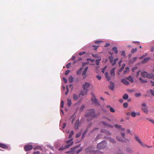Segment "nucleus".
Masks as SVG:
<instances>
[{
  "mask_svg": "<svg viewBox=\"0 0 154 154\" xmlns=\"http://www.w3.org/2000/svg\"><path fill=\"white\" fill-rule=\"evenodd\" d=\"M99 114H95V110L92 109L87 111L85 115V117L87 118V120L90 121L94 117H97Z\"/></svg>",
  "mask_w": 154,
  "mask_h": 154,
  "instance_id": "1",
  "label": "nucleus"
},
{
  "mask_svg": "<svg viewBox=\"0 0 154 154\" xmlns=\"http://www.w3.org/2000/svg\"><path fill=\"white\" fill-rule=\"evenodd\" d=\"M90 84L89 83L86 82L82 85L83 90L80 93V94L83 96L86 95L87 94L88 91V88L90 86Z\"/></svg>",
  "mask_w": 154,
  "mask_h": 154,
  "instance_id": "2",
  "label": "nucleus"
},
{
  "mask_svg": "<svg viewBox=\"0 0 154 154\" xmlns=\"http://www.w3.org/2000/svg\"><path fill=\"white\" fill-rule=\"evenodd\" d=\"M141 109L143 112L146 114H148L149 112L147 109V106L145 103H143L141 104Z\"/></svg>",
  "mask_w": 154,
  "mask_h": 154,
  "instance_id": "3",
  "label": "nucleus"
},
{
  "mask_svg": "<svg viewBox=\"0 0 154 154\" xmlns=\"http://www.w3.org/2000/svg\"><path fill=\"white\" fill-rule=\"evenodd\" d=\"M106 146V143L105 141H102L101 143L97 145V147L99 149H101L104 148Z\"/></svg>",
  "mask_w": 154,
  "mask_h": 154,
  "instance_id": "4",
  "label": "nucleus"
},
{
  "mask_svg": "<svg viewBox=\"0 0 154 154\" xmlns=\"http://www.w3.org/2000/svg\"><path fill=\"white\" fill-rule=\"evenodd\" d=\"M94 148L92 147H89L86 149V152L87 153H90L92 154L96 153L97 151H95Z\"/></svg>",
  "mask_w": 154,
  "mask_h": 154,
  "instance_id": "5",
  "label": "nucleus"
},
{
  "mask_svg": "<svg viewBox=\"0 0 154 154\" xmlns=\"http://www.w3.org/2000/svg\"><path fill=\"white\" fill-rule=\"evenodd\" d=\"M24 148L26 151H30L32 149L33 147L32 145H27L24 146Z\"/></svg>",
  "mask_w": 154,
  "mask_h": 154,
  "instance_id": "6",
  "label": "nucleus"
},
{
  "mask_svg": "<svg viewBox=\"0 0 154 154\" xmlns=\"http://www.w3.org/2000/svg\"><path fill=\"white\" fill-rule=\"evenodd\" d=\"M102 133H104L108 135H110L111 134L110 132L105 129H103L101 130Z\"/></svg>",
  "mask_w": 154,
  "mask_h": 154,
  "instance_id": "7",
  "label": "nucleus"
},
{
  "mask_svg": "<svg viewBox=\"0 0 154 154\" xmlns=\"http://www.w3.org/2000/svg\"><path fill=\"white\" fill-rule=\"evenodd\" d=\"M102 123L103 124V125L106 127L110 128H112L113 127V126L111 125L110 124L107 123L105 122H102Z\"/></svg>",
  "mask_w": 154,
  "mask_h": 154,
  "instance_id": "8",
  "label": "nucleus"
},
{
  "mask_svg": "<svg viewBox=\"0 0 154 154\" xmlns=\"http://www.w3.org/2000/svg\"><path fill=\"white\" fill-rule=\"evenodd\" d=\"M79 120H76L74 126V128L75 129H78L79 128Z\"/></svg>",
  "mask_w": 154,
  "mask_h": 154,
  "instance_id": "9",
  "label": "nucleus"
},
{
  "mask_svg": "<svg viewBox=\"0 0 154 154\" xmlns=\"http://www.w3.org/2000/svg\"><path fill=\"white\" fill-rule=\"evenodd\" d=\"M115 68L112 69L110 72V74L112 77H114L115 76Z\"/></svg>",
  "mask_w": 154,
  "mask_h": 154,
  "instance_id": "10",
  "label": "nucleus"
},
{
  "mask_svg": "<svg viewBox=\"0 0 154 154\" xmlns=\"http://www.w3.org/2000/svg\"><path fill=\"white\" fill-rule=\"evenodd\" d=\"M148 73L146 71H143L141 73V75L144 78H146L147 76Z\"/></svg>",
  "mask_w": 154,
  "mask_h": 154,
  "instance_id": "11",
  "label": "nucleus"
},
{
  "mask_svg": "<svg viewBox=\"0 0 154 154\" xmlns=\"http://www.w3.org/2000/svg\"><path fill=\"white\" fill-rule=\"evenodd\" d=\"M121 82L124 85H128L129 84V82L125 79H122Z\"/></svg>",
  "mask_w": 154,
  "mask_h": 154,
  "instance_id": "12",
  "label": "nucleus"
},
{
  "mask_svg": "<svg viewBox=\"0 0 154 154\" xmlns=\"http://www.w3.org/2000/svg\"><path fill=\"white\" fill-rule=\"evenodd\" d=\"M147 78L152 79L154 80V75L152 73L148 74Z\"/></svg>",
  "mask_w": 154,
  "mask_h": 154,
  "instance_id": "13",
  "label": "nucleus"
},
{
  "mask_svg": "<svg viewBox=\"0 0 154 154\" xmlns=\"http://www.w3.org/2000/svg\"><path fill=\"white\" fill-rule=\"evenodd\" d=\"M105 75L106 78L108 81L110 80L111 79V77L109 75L108 73L107 72H106L105 73Z\"/></svg>",
  "mask_w": 154,
  "mask_h": 154,
  "instance_id": "14",
  "label": "nucleus"
},
{
  "mask_svg": "<svg viewBox=\"0 0 154 154\" xmlns=\"http://www.w3.org/2000/svg\"><path fill=\"white\" fill-rule=\"evenodd\" d=\"M126 151L128 153L131 154H133L134 152L133 151L130 147H127L126 148Z\"/></svg>",
  "mask_w": 154,
  "mask_h": 154,
  "instance_id": "15",
  "label": "nucleus"
},
{
  "mask_svg": "<svg viewBox=\"0 0 154 154\" xmlns=\"http://www.w3.org/2000/svg\"><path fill=\"white\" fill-rule=\"evenodd\" d=\"M116 138L119 141L122 142L123 143L125 142V141L123 140L122 138L120 137L119 136H116Z\"/></svg>",
  "mask_w": 154,
  "mask_h": 154,
  "instance_id": "16",
  "label": "nucleus"
},
{
  "mask_svg": "<svg viewBox=\"0 0 154 154\" xmlns=\"http://www.w3.org/2000/svg\"><path fill=\"white\" fill-rule=\"evenodd\" d=\"M116 154H125V152L122 149H119L116 152Z\"/></svg>",
  "mask_w": 154,
  "mask_h": 154,
  "instance_id": "17",
  "label": "nucleus"
},
{
  "mask_svg": "<svg viewBox=\"0 0 154 154\" xmlns=\"http://www.w3.org/2000/svg\"><path fill=\"white\" fill-rule=\"evenodd\" d=\"M114 85L113 83L112 82H110V85L109 86V88L111 90H113L114 89Z\"/></svg>",
  "mask_w": 154,
  "mask_h": 154,
  "instance_id": "18",
  "label": "nucleus"
},
{
  "mask_svg": "<svg viewBox=\"0 0 154 154\" xmlns=\"http://www.w3.org/2000/svg\"><path fill=\"white\" fill-rule=\"evenodd\" d=\"M0 147L5 149L8 148V147L7 145L1 143H0Z\"/></svg>",
  "mask_w": 154,
  "mask_h": 154,
  "instance_id": "19",
  "label": "nucleus"
},
{
  "mask_svg": "<svg viewBox=\"0 0 154 154\" xmlns=\"http://www.w3.org/2000/svg\"><path fill=\"white\" fill-rule=\"evenodd\" d=\"M126 78L127 80H128L132 83H133V79L131 76H129V77H127Z\"/></svg>",
  "mask_w": 154,
  "mask_h": 154,
  "instance_id": "20",
  "label": "nucleus"
},
{
  "mask_svg": "<svg viewBox=\"0 0 154 154\" xmlns=\"http://www.w3.org/2000/svg\"><path fill=\"white\" fill-rule=\"evenodd\" d=\"M150 59V58L149 57L145 58L142 61V63H145L147 62Z\"/></svg>",
  "mask_w": 154,
  "mask_h": 154,
  "instance_id": "21",
  "label": "nucleus"
},
{
  "mask_svg": "<svg viewBox=\"0 0 154 154\" xmlns=\"http://www.w3.org/2000/svg\"><path fill=\"white\" fill-rule=\"evenodd\" d=\"M92 100L96 105H97L99 104V103L97 102V100L96 98L92 99Z\"/></svg>",
  "mask_w": 154,
  "mask_h": 154,
  "instance_id": "22",
  "label": "nucleus"
},
{
  "mask_svg": "<svg viewBox=\"0 0 154 154\" xmlns=\"http://www.w3.org/2000/svg\"><path fill=\"white\" fill-rule=\"evenodd\" d=\"M87 72V71L84 70L82 73V75L83 76V79H85L86 77V73Z\"/></svg>",
  "mask_w": 154,
  "mask_h": 154,
  "instance_id": "23",
  "label": "nucleus"
},
{
  "mask_svg": "<svg viewBox=\"0 0 154 154\" xmlns=\"http://www.w3.org/2000/svg\"><path fill=\"white\" fill-rule=\"evenodd\" d=\"M128 95L126 94H125L123 96V98L124 99V100H127L128 99Z\"/></svg>",
  "mask_w": 154,
  "mask_h": 154,
  "instance_id": "24",
  "label": "nucleus"
},
{
  "mask_svg": "<svg viewBox=\"0 0 154 154\" xmlns=\"http://www.w3.org/2000/svg\"><path fill=\"white\" fill-rule=\"evenodd\" d=\"M112 50L116 54H117L118 53V51L117 48L116 47H113L112 48Z\"/></svg>",
  "mask_w": 154,
  "mask_h": 154,
  "instance_id": "25",
  "label": "nucleus"
},
{
  "mask_svg": "<svg viewBox=\"0 0 154 154\" xmlns=\"http://www.w3.org/2000/svg\"><path fill=\"white\" fill-rule=\"evenodd\" d=\"M139 80L141 83H144L147 82V81L142 79L141 77H140L139 78Z\"/></svg>",
  "mask_w": 154,
  "mask_h": 154,
  "instance_id": "26",
  "label": "nucleus"
},
{
  "mask_svg": "<svg viewBox=\"0 0 154 154\" xmlns=\"http://www.w3.org/2000/svg\"><path fill=\"white\" fill-rule=\"evenodd\" d=\"M137 58V57H134L133 59L129 61V62L131 63H133L136 60Z\"/></svg>",
  "mask_w": 154,
  "mask_h": 154,
  "instance_id": "27",
  "label": "nucleus"
},
{
  "mask_svg": "<svg viewBox=\"0 0 154 154\" xmlns=\"http://www.w3.org/2000/svg\"><path fill=\"white\" fill-rule=\"evenodd\" d=\"M135 139L140 144L141 143L142 141L140 140V139L138 138V137H137V136L135 137Z\"/></svg>",
  "mask_w": 154,
  "mask_h": 154,
  "instance_id": "28",
  "label": "nucleus"
},
{
  "mask_svg": "<svg viewBox=\"0 0 154 154\" xmlns=\"http://www.w3.org/2000/svg\"><path fill=\"white\" fill-rule=\"evenodd\" d=\"M73 141H72L71 143L69 144H68L65 146V149L68 148L70 146H72V145Z\"/></svg>",
  "mask_w": 154,
  "mask_h": 154,
  "instance_id": "29",
  "label": "nucleus"
},
{
  "mask_svg": "<svg viewBox=\"0 0 154 154\" xmlns=\"http://www.w3.org/2000/svg\"><path fill=\"white\" fill-rule=\"evenodd\" d=\"M129 71V69L128 67H126L125 68V70H124V73L125 74H126V73L128 72Z\"/></svg>",
  "mask_w": 154,
  "mask_h": 154,
  "instance_id": "30",
  "label": "nucleus"
},
{
  "mask_svg": "<svg viewBox=\"0 0 154 154\" xmlns=\"http://www.w3.org/2000/svg\"><path fill=\"white\" fill-rule=\"evenodd\" d=\"M72 104L71 101L70 99H68L67 100V104L69 106H70Z\"/></svg>",
  "mask_w": 154,
  "mask_h": 154,
  "instance_id": "31",
  "label": "nucleus"
},
{
  "mask_svg": "<svg viewBox=\"0 0 154 154\" xmlns=\"http://www.w3.org/2000/svg\"><path fill=\"white\" fill-rule=\"evenodd\" d=\"M109 139L110 141L112 143H116V142L111 137H109Z\"/></svg>",
  "mask_w": 154,
  "mask_h": 154,
  "instance_id": "32",
  "label": "nucleus"
},
{
  "mask_svg": "<svg viewBox=\"0 0 154 154\" xmlns=\"http://www.w3.org/2000/svg\"><path fill=\"white\" fill-rule=\"evenodd\" d=\"M146 120H148L150 121V122H152V123H153V124H154V120L151 119L149 118H146Z\"/></svg>",
  "mask_w": 154,
  "mask_h": 154,
  "instance_id": "33",
  "label": "nucleus"
},
{
  "mask_svg": "<svg viewBox=\"0 0 154 154\" xmlns=\"http://www.w3.org/2000/svg\"><path fill=\"white\" fill-rule=\"evenodd\" d=\"M143 147H149V146L147 145L144 143H143L142 142L140 144Z\"/></svg>",
  "mask_w": 154,
  "mask_h": 154,
  "instance_id": "34",
  "label": "nucleus"
},
{
  "mask_svg": "<svg viewBox=\"0 0 154 154\" xmlns=\"http://www.w3.org/2000/svg\"><path fill=\"white\" fill-rule=\"evenodd\" d=\"M73 78L72 76L69 77V82L70 83H72L73 81Z\"/></svg>",
  "mask_w": 154,
  "mask_h": 154,
  "instance_id": "35",
  "label": "nucleus"
},
{
  "mask_svg": "<svg viewBox=\"0 0 154 154\" xmlns=\"http://www.w3.org/2000/svg\"><path fill=\"white\" fill-rule=\"evenodd\" d=\"M73 98L74 100H76L78 98V97L77 95L74 94L73 95Z\"/></svg>",
  "mask_w": 154,
  "mask_h": 154,
  "instance_id": "36",
  "label": "nucleus"
},
{
  "mask_svg": "<svg viewBox=\"0 0 154 154\" xmlns=\"http://www.w3.org/2000/svg\"><path fill=\"white\" fill-rule=\"evenodd\" d=\"M74 132L73 131H72L70 134H69V138H70L72 137V136L73 135V134H74Z\"/></svg>",
  "mask_w": 154,
  "mask_h": 154,
  "instance_id": "37",
  "label": "nucleus"
},
{
  "mask_svg": "<svg viewBox=\"0 0 154 154\" xmlns=\"http://www.w3.org/2000/svg\"><path fill=\"white\" fill-rule=\"evenodd\" d=\"M101 59L100 58L99 59H97L96 61V64L98 65L99 64L100 61L101 60Z\"/></svg>",
  "mask_w": 154,
  "mask_h": 154,
  "instance_id": "38",
  "label": "nucleus"
},
{
  "mask_svg": "<svg viewBox=\"0 0 154 154\" xmlns=\"http://www.w3.org/2000/svg\"><path fill=\"white\" fill-rule=\"evenodd\" d=\"M99 46H95V45H93L92 46V47L93 48V49L94 50H96L97 48H98Z\"/></svg>",
  "mask_w": 154,
  "mask_h": 154,
  "instance_id": "39",
  "label": "nucleus"
},
{
  "mask_svg": "<svg viewBox=\"0 0 154 154\" xmlns=\"http://www.w3.org/2000/svg\"><path fill=\"white\" fill-rule=\"evenodd\" d=\"M131 115L132 117H134L136 116V112H131Z\"/></svg>",
  "mask_w": 154,
  "mask_h": 154,
  "instance_id": "40",
  "label": "nucleus"
},
{
  "mask_svg": "<svg viewBox=\"0 0 154 154\" xmlns=\"http://www.w3.org/2000/svg\"><path fill=\"white\" fill-rule=\"evenodd\" d=\"M36 149H39L40 150H42V148L40 146H37L35 148H34V150H36Z\"/></svg>",
  "mask_w": 154,
  "mask_h": 154,
  "instance_id": "41",
  "label": "nucleus"
},
{
  "mask_svg": "<svg viewBox=\"0 0 154 154\" xmlns=\"http://www.w3.org/2000/svg\"><path fill=\"white\" fill-rule=\"evenodd\" d=\"M121 134L122 138L124 139H125V134L124 132H121Z\"/></svg>",
  "mask_w": 154,
  "mask_h": 154,
  "instance_id": "42",
  "label": "nucleus"
},
{
  "mask_svg": "<svg viewBox=\"0 0 154 154\" xmlns=\"http://www.w3.org/2000/svg\"><path fill=\"white\" fill-rule=\"evenodd\" d=\"M92 55L94 58H97L99 57L98 55L97 54H92Z\"/></svg>",
  "mask_w": 154,
  "mask_h": 154,
  "instance_id": "43",
  "label": "nucleus"
},
{
  "mask_svg": "<svg viewBox=\"0 0 154 154\" xmlns=\"http://www.w3.org/2000/svg\"><path fill=\"white\" fill-rule=\"evenodd\" d=\"M115 126L116 128L120 129V128H121L122 126L120 125H118L117 124H116L115 125Z\"/></svg>",
  "mask_w": 154,
  "mask_h": 154,
  "instance_id": "44",
  "label": "nucleus"
},
{
  "mask_svg": "<svg viewBox=\"0 0 154 154\" xmlns=\"http://www.w3.org/2000/svg\"><path fill=\"white\" fill-rule=\"evenodd\" d=\"M109 58L110 60L111 63H112L113 61V59L112 56H109Z\"/></svg>",
  "mask_w": 154,
  "mask_h": 154,
  "instance_id": "45",
  "label": "nucleus"
},
{
  "mask_svg": "<svg viewBox=\"0 0 154 154\" xmlns=\"http://www.w3.org/2000/svg\"><path fill=\"white\" fill-rule=\"evenodd\" d=\"M82 69V68H81L78 70V71L77 72V74L79 75L81 74V70Z\"/></svg>",
  "mask_w": 154,
  "mask_h": 154,
  "instance_id": "46",
  "label": "nucleus"
},
{
  "mask_svg": "<svg viewBox=\"0 0 154 154\" xmlns=\"http://www.w3.org/2000/svg\"><path fill=\"white\" fill-rule=\"evenodd\" d=\"M109 110L110 111L112 112H114L115 111V110L112 107H110Z\"/></svg>",
  "mask_w": 154,
  "mask_h": 154,
  "instance_id": "47",
  "label": "nucleus"
},
{
  "mask_svg": "<svg viewBox=\"0 0 154 154\" xmlns=\"http://www.w3.org/2000/svg\"><path fill=\"white\" fill-rule=\"evenodd\" d=\"M137 51V48H133L132 49V51H131V52L132 53H134V52H136Z\"/></svg>",
  "mask_w": 154,
  "mask_h": 154,
  "instance_id": "48",
  "label": "nucleus"
},
{
  "mask_svg": "<svg viewBox=\"0 0 154 154\" xmlns=\"http://www.w3.org/2000/svg\"><path fill=\"white\" fill-rule=\"evenodd\" d=\"M71 63H69L66 65V67L67 68H69L71 66Z\"/></svg>",
  "mask_w": 154,
  "mask_h": 154,
  "instance_id": "49",
  "label": "nucleus"
},
{
  "mask_svg": "<svg viewBox=\"0 0 154 154\" xmlns=\"http://www.w3.org/2000/svg\"><path fill=\"white\" fill-rule=\"evenodd\" d=\"M106 68L107 66H106L103 68L102 69V72L103 73H104V71L106 69Z\"/></svg>",
  "mask_w": 154,
  "mask_h": 154,
  "instance_id": "50",
  "label": "nucleus"
},
{
  "mask_svg": "<svg viewBox=\"0 0 154 154\" xmlns=\"http://www.w3.org/2000/svg\"><path fill=\"white\" fill-rule=\"evenodd\" d=\"M101 136V134H99L97 135V137H96V140H97L99 139Z\"/></svg>",
  "mask_w": 154,
  "mask_h": 154,
  "instance_id": "51",
  "label": "nucleus"
},
{
  "mask_svg": "<svg viewBox=\"0 0 154 154\" xmlns=\"http://www.w3.org/2000/svg\"><path fill=\"white\" fill-rule=\"evenodd\" d=\"M79 146L76 145V146H74V147H73V148H72L71 149L72 150H74L75 149L78 148L79 147Z\"/></svg>",
  "mask_w": 154,
  "mask_h": 154,
  "instance_id": "52",
  "label": "nucleus"
},
{
  "mask_svg": "<svg viewBox=\"0 0 154 154\" xmlns=\"http://www.w3.org/2000/svg\"><path fill=\"white\" fill-rule=\"evenodd\" d=\"M150 91L151 94L153 96H154V91L152 89H151L150 90Z\"/></svg>",
  "mask_w": 154,
  "mask_h": 154,
  "instance_id": "53",
  "label": "nucleus"
},
{
  "mask_svg": "<svg viewBox=\"0 0 154 154\" xmlns=\"http://www.w3.org/2000/svg\"><path fill=\"white\" fill-rule=\"evenodd\" d=\"M65 147L64 146H62L61 147H60L59 149V150H60V151H61V150H63V149H65Z\"/></svg>",
  "mask_w": 154,
  "mask_h": 154,
  "instance_id": "54",
  "label": "nucleus"
},
{
  "mask_svg": "<svg viewBox=\"0 0 154 154\" xmlns=\"http://www.w3.org/2000/svg\"><path fill=\"white\" fill-rule=\"evenodd\" d=\"M64 106V102L63 100H62L61 103V107L62 108H63Z\"/></svg>",
  "mask_w": 154,
  "mask_h": 154,
  "instance_id": "55",
  "label": "nucleus"
},
{
  "mask_svg": "<svg viewBox=\"0 0 154 154\" xmlns=\"http://www.w3.org/2000/svg\"><path fill=\"white\" fill-rule=\"evenodd\" d=\"M69 91V88L68 87V85H67V86H66V91L65 92V94L66 95H67L68 94Z\"/></svg>",
  "mask_w": 154,
  "mask_h": 154,
  "instance_id": "56",
  "label": "nucleus"
},
{
  "mask_svg": "<svg viewBox=\"0 0 154 154\" xmlns=\"http://www.w3.org/2000/svg\"><path fill=\"white\" fill-rule=\"evenodd\" d=\"M85 107V106L84 105H82L80 108V109L81 110H83Z\"/></svg>",
  "mask_w": 154,
  "mask_h": 154,
  "instance_id": "57",
  "label": "nucleus"
},
{
  "mask_svg": "<svg viewBox=\"0 0 154 154\" xmlns=\"http://www.w3.org/2000/svg\"><path fill=\"white\" fill-rule=\"evenodd\" d=\"M124 107H127L128 106V103H124L123 104Z\"/></svg>",
  "mask_w": 154,
  "mask_h": 154,
  "instance_id": "58",
  "label": "nucleus"
},
{
  "mask_svg": "<svg viewBox=\"0 0 154 154\" xmlns=\"http://www.w3.org/2000/svg\"><path fill=\"white\" fill-rule=\"evenodd\" d=\"M125 65H124V66H122L121 68L120 69L119 72H121L124 69Z\"/></svg>",
  "mask_w": 154,
  "mask_h": 154,
  "instance_id": "59",
  "label": "nucleus"
},
{
  "mask_svg": "<svg viewBox=\"0 0 154 154\" xmlns=\"http://www.w3.org/2000/svg\"><path fill=\"white\" fill-rule=\"evenodd\" d=\"M141 95L140 93H137L135 94V96L136 97H138Z\"/></svg>",
  "mask_w": 154,
  "mask_h": 154,
  "instance_id": "60",
  "label": "nucleus"
},
{
  "mask_svg": "<svg viewBox=\"0 0 154 154\" xmlns=\"http://www.w3.org/2000/svg\"><path fill=\"white\" fill-rule=\"evenodd\" d=\"M70 70H68L66 71L65 72V74L66 75H67L69 72Z\"/></svg>",
  "mask_w": 154,
  "mask_h": 154,
  "instance_id": "61",
  "label": "nucleus"
},
{
  "mask_svg": "<svg viewBox=\"0 0 154 154\" xmlns=\"http://www.w3.org/2000/svg\"><path fill=\"white\" fill-rule=\"evenodd\" d=\"M72 140V138L71 139H70L66 141V143H70V142H71Z\"/></svg>",
  "mask_w": 154,
  "mask_h": 154,
  "instance_id": "62",
  "label": "nucleus"
},
{
  "mask_svg": "<svg viewBox=\"0 0 154 154\" xmlns=\"http://www.w3.org/2000/svg\"><path fill=\"white\" fill-rule=\"evenodd\" d=\"M81 134L80 133H79L77 134H76V138L79 137L81 135Z\"/></svg>",
  "mask_w": 154,
  "mask_h": 154,
  "instance_id": "63",
  "label": "nucleus"
},
{
  "mask_svg": "<svg viewBox=\"0 0 154 154\" xmlns=\"http://www.w3.org/2000/svg\"><path fill=\"white\" fill-rule=\"evenodd\" d=\"M101 42H102V41H97L95 42V43L96 44H100V43Z\"/></svg>",
  "mask_w": 154,
  "mask_h": 154,
  "instance_id": "64",
  "label": "nucleus"
}]
</instances>
